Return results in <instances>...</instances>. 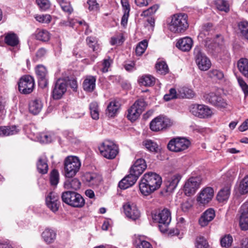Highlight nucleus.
Instances as JSON below:
<instances>
[{"instance_id":"nucleus-1","label":"nucleus","mask_w":248,"mask_h":248,"mask_svg":"<svg viewBox=\"0 0 248 248\" xmlns=\"http://www.w3.org/2000/svg\"><path fill=\"white\" fill-rule=\"evenodd\" d=\"M162 178L154 172L144 174L139 184L140 190L142 194L148 196L158 189L162 184Z\"/></svg>"},{"instance_id":"nucleus-2","label":"nucleus","mask_w":248,"mask_h":248,"mask_svg":"<svg viewBox=\"0 0 248 248\" xmlns=\"http://www.w3.org/2000/svg\"><path fill=\"white\" fill-rule=\"evenodd\" d=\"M169 30L174 33L184 32L188 28L187 15L185 13L175 14L168 20Z\"/></svg>"},{"instance_id":"nucleus-3","label":"nucleus","mask_w":248,"mask_h":248,"mask_svg":"<svg viewBox=\"0 0 248 248\" xmlns=\"http://www.w3.org/2000/svg\"><path fill=\"white\" fill-rule=\"evenodd\" d=\"M61 197L63 202L73 207L81 208L85 204L82 196L75 191H64L62 194Z\"/></svg>"},{"instance_id":"nucleus-4","label":"nucleus","mask_w":248,"mask_h":248,"mask_svg":"<svg viewBox=\"0 0 248 248\" xmlns=\"http://www.w3.org/2000/svg\"><path fill=\"white\" fill-rule=\"evenodd\" d=\"M98 149L100 154L108 159H112L115 158L119 153V148L113 142L106 140L99 146Z\"/></svg>"},{"instance_id":"nucleus-5","label":"nucleus","mask_w":248,"mask_h":248,"mask_svg":"<svg viewBox=\"0 0 248 248\" xmlns=\"http://www.w3.org/2000/svg\"><path fill=\"white\" fill-rule=\"evenodd\" d=\"M152 218L159 224V228L161 232H165L167 231L168 226L171 221V214L169 210L165 208L159 211L152 215Z\"/></svg>"},{"instance_id":"nucleus-6","label":"nucleus","mask_w":248,"mask_h":248,"mask_svg":"<svg viewBox=\"0 0 248 248\" xmlns=\"http://www.w3.org/2000/svg\"><path fill=\"white\" fill-rule=\"evenodd\" d=\"M81 163L76 156H68L64 161V173L66 177L72 178L79 171Z\"/></svg>"},{"instance_id":"nucleus-7","label":"nucleus","mask_w":248,"mask_h":248,"mask_svg":"<svg viewBox=\"0 0 248 248\" xmlns=\"http://www.w3.org/2000/svg\"><path fill=\"white\" fill-rule=\"evenodd\" d=\"M194 56L196 64L201 71H207L211 67V62L210 59L200 47L197 46L194 48Z\"/></svg>"},{"instance_id":"nucleus-8","label":"nucleus","mask_w":248,"mask_h":248,"mask_svg":"<svg viewBox=\"0 0 248 248\" xmlns=\"http://www.w3.org/2000/svg\"><path fill=\"white\" fill-rule=\"evenodd\" d=\"M172 124V121L168 118L160 115L154 118L150 124V128L153 131L165 130Z\"/></svg>"},{"instance_id":"nucleus-9","label":"nucleus","mask_w":248,"mask_h":248,"mask_svg":"<svg viewBox=\"0 0 248 248\" xmlns=\"http://www.w3.org/2000/svg\"><path fill=\"white\" fill-rule=\"evenodd\" d=\"M226 178L227 179L225 186L219 191L217 196V199L219 202H223L228 200L230 195V187L233 180V176L231 175V172L228 171L221 178L222 180H225Z\"/></svg>"},{"instance_id":"nucleus-10","label":"nucleus","mask_w":248,"mask_h":248,"mask_svg":"<svg viewBox=\"0 0 248 248\" xmlns=\"http://www.w3.org/2000/svg\"><path fill=\"white\" fill-rule=\"evenodd\" d=\"M146 106L145 101L142 99L136 101L128 110L127 117L131 122L136 121L140 116Z\"/></svg>"},{"instance_id":"nucleus-11","label":"nucleus","mask_w":248,"mask_h":248,"mask_svg":"<svg viewBox=\"0 0 248 248\" xmlns=\"http://www.w3.org/2000/svg\"><path fill=\"white\" fill-rule=\"evenodd\" d=\"M190 111L194 116L200 118H208L212 115L211 108L203 104H194L190 106Z\"/></svg>"},{"instance_id":"nucleus-12","label":"nucleus","mask_w":248,"mask_h":248,"mask_svg":"<svg viewBox=\"0 0 248 248\" xmlns=\"http://www.w3.org/2000/svg\"><path fill=\"white\" fill-rule=\"evenodd\" d=\"M203 98L205 102L216 107L225 108L228 105L226 100L216 93L211 92L205 93Z\"/></svg>"},{"instance_id":"nucleus-13","label":"nucleus","mask_w":248,"mask_h":248,"mask_svg":"<svg viewBox=\"0 0 248 248\" xmlns=\"http://www.w3.org/2000/svg\"><path fill=\"white\" fill-rule=\"evenodd\" d=\"M190 142L185 138H177L171 140L168 144L169 150L174 152H180L186 150L189 146Z\"/></svg>"},{"instance_id":"nucleus-14","label":"nucleus","mask_w":248,"mask_h":248,"mask_svg":"<svg viewBox=\"0 0 248 248\" xmlns=\"http://www.w3.org/2000/svg\"><path fill=\"white\" fill-rule=\"evenodd\" d=\"M34 87L33 78L30 76L21 78L18 82L19 91L23 94H29L33 91Z\"/></svg>"},{"instance_id":"nucleus-15","label":"nucleus","mask_w":248,"mask_h":248,"mask_svg":"<svg viewBox=\"0 0 248 248\" xmlns=\"http://www.w3.org/2000/svg\"><path fill=\"white\" fill-rule=\"evenodd\" d=\"M67 81L65 78H59L55 83L52 91V96L54 99H59L66 92Z\"/></svg>"},{"instance_id":"nucleus-16","label":"nucleus","mask_w":248,"mask_h":248,"mask_svg":"<svg viewBox=\"0 0 248 248\" xmlns=\"http://www.w3.org/2000/svg\"><path fill=\"white\" fill-rule=\"evenodd\" d=\"M201 180L198 177H191L185 183L184 190L186 195L190 196L194 194L199 188Z\"/></svg>"},{"instance_id":"nucleus-17","label":"nucleus","mask_w":248,"mask_h":248,"mask_svg":"<svg viewBox=\"0 0 248 248\" xmlns=\"http://www.w3.org/2000/svg\"><path fill=\"white\" fill-rule=\"evenodd\" d=\"M46 203L47 207L53 212H56L60 207V201L57 193L51 192L46 198Z\"/></svg>"},{"instance_id":"nucleus-18","label":"nucleus","mask_w":248,"mask_h":248,"mask_svg":"<svg viewBox=\"0 0 248 248\" xmlns=\"http://www.w3.org/2000/svg\"><path fill=\"white\" fill-rule=\"evenodd\" d=\"M214 195V191L211 187H206L202 189L197 198V202L202 204L209 203Z\"/></svg>"},{"instance_id":"nucleus-19","label":"nucleus","mask_w":248,"mask_h":248,"mask_svg":"<svg viewBox=\"0 0 248 248\" xmlns=\"http://www.w3.org/2000/svg\"><path fill=\"white\" fill-rule=\"evenodd\" d=\"M36 74L37 76L39 86L44 88L47 86V71L46 68L43 65H39L36 67Z\"/></svg>"},{"instance_id":"nucleus-20","label":"nucleus","mask_w":248,"mask_h":248,"mask_svg":"<svg viewBox=\"0 0 248 248\" xmlns=\"http://www.w3.org/2000/svg\"><path fill=\"white\" fill-rule=\"evenodd\" d=\"M124 213L127 217L132 220H136L140 216V213L134 203L127 202L123 205Z\"/></svg>"},{"instance_id":"nucleus-21","label":"nucleus","mask_w":248,"mask_h":248,"mask_svg":"<svg viewBox=\"0 0 248 248\" xmlns=\"http://www.w3.org/2000/svg\"><path fill=\"white\" fill-rule=\"evenodd\" d=\"M239 225L242 230H248V202L244 203L240 210Z\"/></svg>"},{"instance_id":"nucleus-22","label":"nucleus","mask_w":248,"mask_h":248,"mask_svg":"<svg viewBox=\"0 0 248 248\" xmlns=\"http://www.w3.org/2000/svg\"><path fill=\"white\" fill-rule=\"evenodd\" d=\"M145 161L142 158L137 159L131 167L130 171L138 178L146 169Z\"/></svg>"},{"instance_id":"nucleus-23","label":"nucleus","mask_w":248,"mask_h":248,"mask_svg":"<svg viewBox=\"0 0 248 248\" xmlns=\"http://www.w3.org/2000/svg\"><path fill=\"white\" fill-rule=\"evenodd\" d=\"M138 177L134 175L133 173L129 171V174L125 176L119 183V187L121 189H125L133 186L137 181Z\"/></svg>"},{"instance_id":"nucleus-24","label":"nucleus","mask_w":248,"mask_h":248,"mask_svg":"<svg viewBox=\"0 0 248 248\" xmlns=\"http://www.w3.org/2000/svg\"><path fill=\"white\" fill-rule=\"evenodd\" d=\"M215 217V212L212 208H209L204 211L199 220V223L202 227L206 226Z\"/></svg>"},{"instance_id":"nucleus-25","label":"nucleus","mask_w":248,"mask_h":248,"mask_svg":"<svg viewBox=\"0 0 248 248\" xmlns=\"http://www.w3.org/2000/svg\"><path fill=\"white\" fill-rule=\"evenodd\" d=\"M83 179L90 186H97L100 183L101 177L96 173L86 172L83 176Z\"/></svg>"},{"instance_id":"nucleus-26","label":"nucleus","mask_w":248,"mask_h":248,"mask_svg":"<svg viewBox=\"0 0 248 248\" xmlns=\"http://www.w3.org/2000/svg\"><path fill=\"white\" fill-rule=\"evenodd\" d=\"M95 77L93 76H87L82 83L83 90L89 93L93 92L95 88Z\"/></svg>"},{"instance_id":"nucleus-27","label":"nucleus","mask_w":248,"mask_h":248,"mask_svg":"<svg viewBox=\"0 0 248 248\" xmlns=\"http://www.w3.org/2000/svg\"><path fill=\"white\" fill-rule=\"evenodd\" d=\"M193 45V41L191 38L186 37L179 39L177 43L176 46L183 51H189Z\"/></svg>"},{"instance_id":"nucleus-28","label":"nucleus","mask_w":248,"mask_h":248,"mask_svg":"<svg viewBox=\"0 0 248 248\" xmlns=\"http://www.w3.org/2000/svg\"><path fill=\"white\" fill-rule=\"evenodd\" d=\"M181 178V176L178 174L173 175L170 178H168L166 183L167 191L168 192H171L173 191L176 187Z\"/></svg>"},{"instance_id":"nucleus-29","label":"nucleus","mask_w":248,"mask_h":248,"mask_svg":"<svg viewBox=\"0 0 248 248\" xmlns=\"http://www.w3.org/2000/svg\"><path fill=\"white\" fill-rule=\"evenodd\" d=\"M42 237L46 243L51 244L56 239V233L54 230L46 228L42 232Z\"/></svg>"},{"instance_id":"nucleus-30","label":"nucleus","mask_w":248,"mask_h":248,"mask_svg":"<svg viewBox=\"0 0 248 248\" xmlns=\"http://www.w3.org/2000/svg\"><path fill=\"white\" fill-rule=\"evenodd\" d=\"M237 67L241 74L248 78V59L241 58L237 62Z\"/></svg>"},{"instance_id":"nucleus-31","label":"nucleus","mask_w":248,"mask_h":248,"mask_svg":"<svg viewBox=\"0 0 248 248\" xmlns=\"http://www.w3.org/2000/svg\"><path fill=\"white\" fill-rule=\"evenodd\" d=\"M19 131L16 126H0V136L5 137L16 134Z\"/></svg>"},{"instance_id":"nucleus-32","label":"nucleus","mask_w":248,"mask_h":248,"mask_svg":"<svg viewBox=\"0 0 248 248\" xmlns=\"http://www.w3.org/2000/svg\"><path fill=\"white\" fill-rule=\"evenodd\" d=\"M4 40L7 45L11 46H16L19 43L17 35L13 32L6 34Z\"/></svg>"},{"instance_id":"nucleus-33","label":"nucleus","mask_w":248,"mask_h":248,"mask_svg":"<svg viewBox=\"0 0 248 248\" xmlns=\"http://www.w3.org/2000/svg\"><path fill=\"white\" fill-rule=\"evenodd\" d=\"M43 108V104L39 99H34L29 104V111L34 115L38 114Z\"/></svg>"},{"instance_id":"nucleus-34","label":"nucleus","mask_w":248,"mask_h":248,"mask_svg":"<svg viewBox=\"0 0 248 248\" xmlns=\"http://www.w3.org/2000/svg\"><path fill=\"white\" fill-rule=\"evenodd\" d=\"M38 172L42 174H46L48 171V165L46 157L45 156L39 158L36 164Z\"/></svg>"},{"instance_id":"nucleus-35","label":"nucleus","mask_w":248,"mask_h":248,"mask_svg":"<svg viewBox=\"0 0 248 248\" xmlns=\"http://www.w3.org/2000/svg\"><path fill=\"white\" fill-rule=\"evenodd\" d=\"M138 81L141 85L151 86L154 84L155 78L151 75H144L140 77Z\"/></svg>"},{"instance_id":"nucleus-36","label":"nucleus","mask_w":248,"mask_h":248,"mask_svg":"<svg viewBox=\"0 0 248 248\" xmlns=\"http://www.w3.org/2000/svg\"><path fill=\"white\" fill-rule=\"evenodd\" d=\"M120 108V104L116 101H111L107 107V113L109 117H113L118 112Z\"/></svg>"},{"instance_id":"nucleus-37","label":"nucleus","mask_w":248,"mask_h":248,"mask_svg":"<svg viewBox=\"0 0 248 248\" xmlns=\"http://www.w3.org/2000/svg\"><path fill=\"white\" fill-rule=\"evenodd\" d=\"M178 93L183 98L190 99L195 96V93L194 91L192 89L186 87L179 89Z\"/></svg>"},{"instance_id":"nucleus-38","label":"nucleus","mask_w":248,"mask_h":248,"mask_svg":"<svg viewBox=\"0 0 248 248\" xmlns=\"http://www.w3.org/2000/svg\"><path fill=\"white\" fill-rule=\"evenodd\" d=\"M90 114L94 120H98L99 116V111L98 103L96 102H92L89 106Z\"/></svg>"},{"instance_id":"nucleus-39","label":"nucleus","mask_w":248,"mask_h":248,"mask_svg":"<svg viewBox=\"0 0 248 248\" xmlns=\"http://www.w3.org/2000/svg\"><path fill=\"white\" fill-rule=\"evenodd\" d=\"M155 68L157 72L161 75H166L169 72V68L166 62L159 61L155 64Z\"/></svg>"},{"instance_id":"nucleus-40","label":"nucleus","mask_w":248,"mask_h":248,"mask_svg":"<svg viewBox=\"0 0 248 248\" xmlns=\"http://www.w3.org/2000/svg\"><path fill=\"white\" fill-rule=\"evenodd\" d=\"M81 186V183L77 178L72 180H68L65 182V186L67 188H72L75 190L78 189Z\"/></svg>"},{"instance_id":"nucleus-41","label":"nucleus","mask_w":248,"mask_h":248,"mask_svg":"<svg viewBox=\"0 0 248 248\" xmlns=\"http://www.w3.org/2000/svg\"><path fill=\"white\" fill-rule=\"evenodd\" d=\"M238 190L241 195L248 193V175L241 181Z\"/></svg>"},{"instance_id":"nucleus-42","label":"nucleus","mask_w":248,"mask_h":248,"mask_svg":"<svg viewBox=\"0 0 248 248\" xmlns=\"http://www.w3.org/2000/svg\"><path fill=\"white\" fill-rule=\"evenodd\" d=\"M36 38L37 40L43 42L48 41L50 38L49 33L45 30H38L36 32Z\"/></svg>"},{"instance_id":"nucleus-43","label":"nucleus","mask_w":248,"mask_h":248,"mask_svg":"<svg viewBox=\"0 0 248 248\" xmlns=\"http://www.w3.org/2000/svg\"><path fill=\"white\" fill-rule=\"evenodd\" d=\"M143 145L150 152H157V151L158 145L157 143L151 140H144L143 142Z\"/></svg>"},{"instance_id":"nucleus-44","label":"nucleus","mask_w":248,"mask_h":248,"mask_svg":"<svg viewBox=\"0 0 248 248\" xmlns=\"http://www.w3.org/2000/svg\"><path fill=\"white\" fill-rule=\"evenodd\" d=\"M59 4L62 10L68 15L71 14L73 12V8L70 1L66 0H60Z\"/></svg>"},{"instance_id":"nucleus-45","label":"nucleus","mask_w":248,"mask_h":248,"mask_svg":"<svg viewBox=\"0 0 248 248\" xmlns=\"http://www.w3.org/2000/svg\"><path fill=\"white\" fill-rule=\"evenodd\" d=\"M215 3L219 10L226 13L229 11V5L227 1L225 0H216Z\"/></svg>"},{"instance_id":"nucleus-46","label":"nucleus","mask_w":248,"mask_h":248,"mask_svg":"<svg viewBox=\"0 0 248 248\" xmlns=\"http://www.w3.org/2000/svg\"><path fill=\"white\" fill-rule=\"evenodd\" d=\"M148 46V42L144 40L140 42L136 46L135 52L138 56H141L145 51Z\"/></svg>"},{"instance_id":"nucleus-47","label":"nucleus","mask_w":248,"mask_h":248,"mask_svg":"<svg viewBox=\"0 0 248 248\" xmlns=\"http://www.w3.org/2000/svg\"><path fill=\"white\" fill-rule=\"evenodd\" d=\"M238 28L242 35L248 40V22L246 21L240 22Z\"/></svg>"},{"instance_id":"nucleus-48","label":"nucleus","mask_w":248,"mask_h":248,"mask_svg":"<svg viewBox=\"0 0 248 248\" xmlns=\"http://www.w3.org/2000/svg\"><path fill=\"white\" fill-rule=\"evenodd\" d=\"M208 75L210 78L214 79H222L224 78V74L219 70L213 69L209 71Z\"/></svg>"},{"instance_id":"nucleus-49","label":"nucleus","mask_w":248,"mask_h":248,"mask_svg":"<svg viewBox=\"0 0 248 248\" xmlns=\"http://www.w3.org/2000/svg\"><path fill=\"white\" fill-rule=\"evenodd\" d=\"M233 239L230 234L225 235L220 239V244L222 247L229 248L232 243Z\"/></svg>"},{"instance_id":"nucleus-50","label":"nucleus","mask_w":248,"mask_h":248,"mask_svg":"<svg viewBox=\"0 0 248 248\" xmlns=\"http://www.w3.org/2000/svg\"><path fill=\"white\" fill-rule=\"evenodd\" d=\"M136 243V248H153L151 244L144 240L141 237L137 238L135 240Z\"/></svg>"},{"instance_id":"nucleus-51","label":"nucleus","mask_w":248,"mask_h":248,"mask_svg":"<svg viewBox=\"0 0 248 248\" xmlns=\"http://www.w3.org/2000/svg\"><path fill=\"white\" fill-rule=\"evenodd\" d=\"M59 181V173L57 170H53L50 174V182L51 185L56 186Z\"/></svg>"},{"instance_id":"nucleus-52","label":"nucleus","mask_w":248,"mask_h":248,"mask_svg":"<svg viewBox=\"0 0 248 248\" xmlns=\"http://www.w3.org/2000/svg\"><path fill=\"white\" fill-rule=\"evenodd\" d=\"M35 18L37 21L46 24L50 23L51 20L50 15L48 14L38 15L35 16Z\"/></svg>"},{"instance_id":"nucleus-53","label":"nucleus","mask_w":248,"mask_h":248,"mask_svg":"<svg viewBox=\"0 0 248 248\" xmlns=\"http://www.w3.org/2000/svg\"><path fill=\"white\" fill-rule=\"evenodd\" d=\"M196 247L197 248H207L208 244L203 237L200 236L196 239Z\"/></svg>"},{"instance_id":"nucleus-54","label":"nucleus","mask_w":248,"mask_h":248,"mask_svg":"<svg viewBox=\"0 0 248 248\" xmlns=\"http://www.w3.org/2000/svg\"><path fill=\"white\" fill-rule=\"evenodd\" d=\"M36 2L42 11H46L50 7V3L48 0H36Z\"/></svg>"},{"instance_id":"nucleus-55","label":"nucleus","mask_w":248,"mask_h":248,"mask_svg":"<svg viewBox=\"0 0 248 248\" xmlns=\"http://www.w3.org/2000/svg\"><path fill=\"white\" fill-rule=\"evenodd\" d=\"M238 84L241 87L242 90L244 92L245 95H248V85L241 77H238L237 78Z\"/></svg>"},{"instance_id":"nucleus-56","label":"nucleus","mask_w":248,"mask_h":248,"mask_svg":"<svg viewBox=\"0 0 248 248\" xmlns=\"http://www.w3.org/2000/svg\"><path fill=\"white\" fill-rule=\"evenodd\" d=\"M177 98V92L174 88H171L169 93L165 94L164 99L166 101H169L171 99Z\"/></svg>"},{"instance_id":"nucleus-57","label":"nucleus","mask_w":248,"mask_h":248,"mask_svg":"<svg viewBox=\"0 0 248 248\" xmlns=\"http://www.w3.org/2000/svg\"><path fill=\"white\" fill-rule=\"evenodd\" d=\"M41 141L44 143L51 142L54 139V136L50 133H42L40 135Z\"/></svg>"},{"instance_id":"nucleus-58","label":"nucleus","mask_w":248,"mask_h":248,"mask_svg":"<svg viewBox=\"0 0 248 248\" xmlns=\"http://www.w3.org/2000/svg\"><path fill=\"white\" fill-rule=\"evenodd\" d=\"M87 3L89 5V10L90 11H96L99 9V4L96 0H88Z\"/></svg>"},{"instance_id":"nucleus-59","label":"nucleus","mask_w":248,"mask_h":248,"mask_svg":"<svg viewBox=\"0 0 248 248\" xmlns=\"http://www.w3.org/2000/svg\"><path fill=\"white\" fill-rule=\"evenodd\" d=\"M158 8V6L157 5H154L150 7L147 10L144 11L142 14L145 16H151L155 13Z\"/></svg>"},{"instance_id":"nucleus-60","label":"nucleus","mask_w":248,"mask_h":248,"mask_svg":"<svg viewBox=\"0 0 248 248\" xmlns=\"http://www.w3.org/2000/svg\"><path fill=\"white\" fill-rule=\"evenodd\" d=\"M86 42L90 47L92 48L93 51L95 50L96 40L94 37L90 36L86 39Z\"/></svg>"},{"instance_id":"nucleus-61","label":"nucleus","mask_w":248,"mask_h":248,"mask_svg":"<svg viewBox=\"0 0 248 248\" xmlns=\"http://www.w3.org/2000/svg\"><path fill=\"white\" fill-rule=\"evenodd\" d=\"M121 2L124 13H129L130 5L128 1L127 0H121Z\"/></svg>"},{"instance_id":"nucleus-62","label":"nucleus","mask_w":248,"mask_h":248,"mask_svg":"<svg viewBox=\"0 0 248 248\" xmlns=\"http://www.w3.org/2000/svg\"><path fill=\"white\" fill-rule=\"evenodd\" d=\"M192 205V204L191 201H185L181 204L182 210L184 212H187L191 208Z\"/></svg>"},{"instance_id":"nucleus-63","label":"nucleus","mask_w":248,"mask_h":248,"mask_svg":"<svg viewBox=\"0 0 248 248\" xmlns=\"http://www.w3.org/2000/svg\"><path fill=\"white\" fill-rule=\"evenodd\" d=\"M111 63V61L109 59H105L103 62V68L102 71L104 73L108 71V68L109 67Z\"/></svg>"},{"instance_id":"nucleus-64","label":"nucleus","mask_w":248,"mask_h":248,"mask_svg":"<svg viewBox=\"0 0 248 248\" xmlns=\"http://www.w3.org/2000/svg\"><path fill=\"white\" fill-rule=\"evenodd\" d=\"M47 50L44 48H39L36 52V56L38 59H41L46 54Z\"/></svg>"}]
</instances>
